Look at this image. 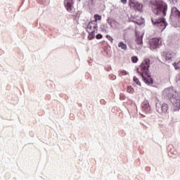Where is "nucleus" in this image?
<instances>
[{
	"instance_id": "4468645a",
	"label": "nucleus",
	"mask_w": 180,
	"mask_h": 180,
	"mask_svg": "<svg viewBox=\"0 0 180 180\" xmlns=\"http://www.w3.org/2000/svg\"><path fill=\"white\" fill-rule=\"evenodd\" d=\"M95 32H89V35H88V37L87 39L89 40H93V39H95Z\"/></svg>"
},
{
	"instance_id": "9b49d317",
	"label": "nucleus",
	"mask_w": 180,
	"mask_h": 180,
	"mask_svg": "<svg viewBox=\"0 0 180 180\" xmlns=\"http://www.w3.org/2000/svg\"><path fill=\"white\" fill-rule=\"evenodd\" d=\"M142 108L144 109V110H146V112L150 110V104L148 103V101H143L142 103Z\"/></svg>"
},
{
	"instance_id": "dca6fc26",
	"label": "nucleus",
	"mask_w": 180,
	"mask_h": 180,
	"mask_svg": "<svg viewBox=\"0 0 180 180\" xmlns=\"http://www.w3.org/2000/svg\"><path fill=\"white\" fill-rule=\"evenodd\" d=\"M134 82L136 85H139V86H141V83L140 82V80H139V78H137V77H134Z\"/></svg>"
},
{
	"instance_id": "7ed1b4c3",
	"label": "nucleus",
	"mask_w": 180,
	"mask_h": 180,
	"mask_svg": "<svg viewBox=\"0 0 180 180\" xmlns=\"http://www.w3.org/2000/svg\"><path fill=\"white\" fill-rule=\"evenodd\" d=\"M152 11L155 15H161L162 16L167 15V11L168 10V6L167 3L162 0H152L150 1Z\"/></svg>"
},
{
	"instance_id": "5701e85b",
	"label": "nucleus",
	"mask_w": 180,
	"mask_h": 180,
	"mask_svg": "<svg viewBox=\"0 0 180 180\" xmlns=\"http://www.w3.org/2000/svg\"><path fill=\"white\" fill-rule=\"evenodd\" d=\"M102 37H103V36L101 34H98L96 36V39H97V40H99L101 39H102Z\"/></svg>"
},
{
	"instance_id": "f3484780",
	"label": "nucleus",
	"mask_w": 180,
	"mask_h": 180,
	"mask_svg": "<svg viewBox=\"0 0 180 180\" xmlns=\"http://www.w3.org/2000/svg\"><path fill=\"white\" fill-rule=\"evenodd\" d=\"M127 92L129 94H134V89L131 86H129L127 89Z\"/></svg>"
},
{
	"instance_id": "2eb2a0df",
	"label": "nucleus",
	"mask_w": 180,
	"mask_h": 180,
	"mask_svg": "<svg viewBox=\"0 0 180 180\" xmlns=\"http://www.w3.org/2000/svg\"><path fill=\"white\" fill-rule=\"evenodd\" d=\"M119 75L120 77H123V75H129V72L126 70H120L119 71Z\"/></svg>"
},
{
	"instance_id": "f257e3e1",
	"label": "nucleus",
	"mask_w": 180,
	"mask_h": 180,
	"mask_svg": "<svg viewBox=\"0 0 180 180\" xmlns=\"http://www.w3.org/2000/svg\"><path fill=\"white\" fill-rule=\"evenodd\" d=\"M150 63V59L145 58L141 65L137 68L138 74L141 76L143 81L147 85H153L154 82L153 78L149 75Z\"/></svg>"
},
{
	"instance_id": "6ab92c4d",
	"label": "nucleus",
	"mask_w": 180,
	"mask_h": 180,
	"mask_svg": "<svg viewBox=\"0 0 180 180\" xmlns=\"http://www.w3.org/2000/svg\"><path fill=\"white\" fill-rule=\"evenodd\" d=\"M166 60H172V54L171 53H167L166 55Z\"/></svg>"
},
{
	"instance_id": "b1692460",
	"label": "nucleus",
	"mask_w": 180,
	"mask_h": 180,
	"mask_svg": "<svg viewBox=\"0 0 180 180\" xmlns=\"http://www.w3.org/2000/svg\"><path fill=\"white\" fill-rule=\"evenodd\" d=\"M109 77H110V79H112V81H115V79H116V76L114 75H111Z\"/></svg>"
},
{
	"instance_id": "393cba45",
	"label": "nucleus",
	"mask_w": 180,
	"mask_h": 180,
	"mask_svg": "<svg viewBox=\"0 0 180 180\" xmlns=\"http://www.w3.org/2000/svg\"><path fill=\"white\" fill-rule=\"evenodd\" d=\"M101 31H102V32H104V33H106L107 31H106V29H105V25H103V27H101Z\"/></svg>"
},
{
	"instance_id": "20e7f679",
	"label": "nucleus",
	"mask_w": 180,
	"mask_h": 180,
	"mask_svg": "<svg viewBox=\"0 0 180 180\" xmlns=\"http://www.w3.org/2000/svg\"><path fill=\"white\" fill-rule=\"evenodd\" d=\"M152 23L157 27H158L160 32H162L167 27V22H165V18H152Z\"/></svg>"
},
{
	"instance_id": "aec40b11",
	"label": "nucleus",
	"mask_w": 180,
	"mask_h": 180,
	"mask_svg": "<svg viewBox=\"0 0 180 180\" xmlns=\"http://www.w3.org/2000/svg\"><path fill=\"white\" fill-rule=\"evenodd\" d=\"M106 39H108V40H109L110 41H111V43L113 41V37H110V35L107 34L105 36Z\"/></svg>"
},
{
	"instance_id": "a878e982",
	"label": "nucleus",
	"mask_w": 180,
	"mask_h": 180,
	"mask_svg": "<svg viewBox=\"0 0 180 180\" xmlns=\"http://www.w3.org/2000/svg\"><path fill=\"white\" fill-rule=\"evenodd\" d=\"M122 4H123L124 5H126V4H127V0H121Z\"/></svg>"
},
{
	"instance_id": "9d476101",
	"label": "nucleus",
	"mask_w": 180,
	"mask_h": 180,
	"mask_svg": "<svg viewBox=\"0 0 180 180\" xmlns=\"http://www.w3.org/2000/svg\"><path fill=\"white\" fill-rule=\"evenodd\" d=\"M167 110H168V104L163 103L161 106L160 110H158L159 113H167Z\"/></svg>"
},
{
	"instance_id": "a211bd4d",
	"label": "nucleus",
	"mask_w": 180,
	"mask_h": 180,
	"mask_svg": "<svg viewBox=\"0 0 180 180\" xmlns=\"http://www.w3.org/2000/svg\"><path fill=\"white\" fill-rule=\"evenodd\" d=\"M137 61H139V58H137V56H132L131 57V62L134 63H137Z\"/></svg>"
},
{
	"instance_id": "1a4fd4ad",
	"label": "nucleus",
	"mask_w": 180,
	"mask_h": 180,
	"mask_svg": "<svg viewBox=\"0 0 180 180\" xmlns=\"http://www.w3.org/2000/svg\"><path fill=\"white\" fill-rule=\"evenodd\" d=\"M172 16H175L176 18H178V19H180V11H178L176 7H172Z\"/></svg>"
},
{
	"instance_id": "412c9836",
	"label": "nucleus",
	"mask_w": 180,
	"mask_h": 180,
	"mask_svg": "<svg viewBox=\"0 0 180 180\" xmlns=\"http://www.w3.org/2000/svg\"><path fill=\"white\" fill-rule=\"evenodd\" d=\"M136 43H137V44H143V39H141V38H138V39H136Z\"/></svg>"
},
{
	"instance_id": "ddd939ff",
	"label": "nucleus",
	"mask_w": 180,
	"mask_h": 180,
	"mask_svg": "<svg viewBox=\"0 0 180 180\" xmlns=\"http://www.w3.org/2000/svg\"><path fill=\"white\" fill-rule=\"evenodd\" d=\"M94 20H92L93 22H95L96 23H98V20H102V16L99 14H95L94 15Z\"/></svg>"
},
{
	"instance_id": "0eeeda50",
	"label": "nucleus",
	"mask_w": 180,
	"mask_h": 180,
	"mask_svg": "<svg viewBox=\"0 0 180 180\" xmlns=\"http://www.w3.org/2000/svg\"><path fill=\"white\" fill-rule=\"evenodd\" d=\"M161 38H153L150 40V50H155V49H158L159 46H161Z\"/></svg>"
},
{
	"instance_id": "f8f14e48",
	"label": "nucleus",
	"mask_w": 180,
	"mask_h": 180,
	"mask_svg": "<svg viewBox=\"0 0 180 180\" xmlns=\"http://www.w3.org/2000/svg\"><path fill=\"white\" fill-rule=\"evenodd\" d=\"M118 47L122 49V50H127V45H126V44H124L123 41L119 42Z\"/></svg>"
},
{
	"instance_id": "bb28decb",
	"label": "nucleus",
	"mask_w": 180,
	"mask_h": 180,
	"mask_svg": "<svg viewBox=\"0 0 180 180\" xmlns=\"http://www.w3.org/2000/svg\"><path fill=\"white\" fill-rule=\"evenodd\" d=\"M91 2H93V4L95 2V0H91Z\"/></svg>"
},
{
	"instance_id": "39448f33",
	"label": "nucleus",
	"mask_w": 180,
	"mask_h": 180,
	"mask_svg": "<svg viewBox=\"0 0 180 180\" xmlns=\"http://www.w3.org/2000/svg\"><path fill=\"white\" fill-rule=\"evenodd\" d=\"M129 5L131 9H134V11H138L139 12L141 11V9H143V4L134 0H129Z\"/></svg>"
},
{
	"instance_id": "4be33fe9",
	"label": "nucleus",
	"mask_w": 180,
	"mask_h": 180,
	"mask_svg": "<svg viewBox=\"0 0 180 180\" xmlns=\"http://www.w3.org/2000/svg\"><path fill=\"white\" fill-rule=\"evenodd\" d=\"M124 98H125L124 94H120V99L121 101H124Z\"/></svg>"
},
{
	"instance_id": "6e6552de",
	"label": "nucleus",
	"mask_w": 180,
	"mask_h": 180,
	"mask_svg": "<svg viewBox=\"0 0 180 180\" xmlns=\"http://www.w3.org/2000/svg\"><path fill=\"white\" fill-rule=\"evenodd\" d=\"M64 6L66 8L68 12H72V9L74 8V1L72 0H65L64 1Z\"/></svg>"
},
{
	"instance_id": "f03ea898",
	"label": "nucleus",
	"mask_w": 180,
	"mask_h": 180,
	"mask_svg": "<svg viewBox=\"0 0 180 180\" xmlns=\"http://www.w3.org/2000/svg\"><path fill=\"white\" fill-rule=\"evenodd\" d=\"M170 102L173 104L174 110H179L180 109V96L178 95V92L172 88H168L165 89L163 92Z\"/></svg>"
},
{
	"instance_id": "423d86ee",
	"label": "nucleus",
	"mask_w": 180,
	"mask_h": 180,
	"mask_svg": "<svg viewBox=\"0 0 180 180\" xmlns=\"http://www.w3.org/2000/svg\"><path fill=\"white\" fill-rule=\"evenodd\" d=\"M86 32H88V33H91V32L96 33L98 32V22L95 21L89 22L86 27Z\"/></svg>"
}]
</instances>
